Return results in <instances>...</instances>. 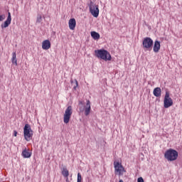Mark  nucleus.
<instances>
[{
	"label": "nucleus",
	"mask_w": 182,
	"mask_h": 182,
	"mask_svg": "<svg viewBox=\"0 0 182 182\" xmlns=\"http://www.w3.org/2000/svg\"><path fill=\"white\" fill-rule=\"evenodd\" d=\"M95 53L97 58L102 59V60H105V62H107V60H112V55H110V53L105 49L95 50Z\"/></svg>",
	"instance_id": "1"
},
{
	"label": "nucleus",
	"mask_w": 182,
	"mask_h": 182,
	"mask_svg": "<svg viewBox=\"0 0 182 182\" xmlns=\"http://www.w3.org/2000/svg\"><path fill=\"white\" fill-rule=\"evenodd\" d=\"M164 159L168 161H176L178 159V152L176 149H169L165 151Z\"/></svg>",
	"instance_id": "2"
},
{
	"label": "nucleus",
	"mask_w": 182,
	"mask_h": 182,
	"mask_svg": "<svg viewBox=\"0 0 182 182\" xmlns=\"http://www.w3.org/2000/svg\"><path fill=\"white\" fill-rule=\"evenodd\" d=\"M24 139L26 141H30L33 136V131L29 124H26L23 128Z\"/></svg>",
	"instance_id": "3"
},
{
	"label": "nucleus",
	"mask_w": 182,
	"mask_h": 182,
	"mask_svg": "<svg viewBox=\"0 0 182 182\" xmlns=\"http://www.w3.org/2000/svg\"><path fill=\"white\" fill-rule=\"evenodd\" d=\"M79 106H80V111L85 112V116H89V114H90L91 107H90V101L89 100H87V102L85 107H81V106H83V102L79 101Z\"/></svg>",
	"instance_id": "4"
},
{
	"label": "nucleus",
	"mask_w": 182,
	"mask_h": 182,
	"mask_svg": "<svg viewBox=\"0 0 182 182\" xmlns=\"http://www.w3.org/2000/svg\"><path fill=\"white\" fill-rule=\"evenodd\" d=\"M173 98H171V95L170 92H166L164 98V107L165 109H168L173 106Z\"/></svg>",
	"instance_id": "5"
},
{
	"label": "nucleus",
	"mask_w": 182,
	"mask_h": 182,
	"mask_svg": "<svg viewBox=\"0 0 182 182\" xmlns=\"http://www.w3.org/2000/svg\"><path fill=\"white\" fill-rule=\"evenodd\" d=\"M153 45H154V42L153 41V39L150 37H146L144 38L142 41V46L144 49H147L148 50H150L153 48Z\"/></svg>",
	"instance_id": "6"
},
{
	"label": "nucleus",
	"mask_w": 182,
	"mask_h": 182,
	"mask_svg": "<svg viewBox=\"0 0 182 182\" xmlns=\"http://www.w3.org/2000/svg\"><path fill=\"white\" fill-rule=\"evenodd\" d=\"M89 9L90 14L94 18H97V16H99V6L94 4L93 1H90Z\"/></svg>",
	"instance_id": "7"
},
{
	"label": "nucleus",
	"mask_w": 182,
	"mask_h": 182,
	"mask_svg": "<svg viewBox=\"0 0 182 182\" xmlns=\"http://www.w3.org/2000/svg\"><path fill=\"white\" fill-rule=\"evenodd\" d=\"M72 107L71 106H68L67 107V109L65 111V114H64V119H63V122L64 123H65V124H68V123H69V122L70 121V117L72 116Z\"/></svg>",
	"instance_id": "8"
},
{
	"label": "nucleus",
	"mask_w": 182,
	"mask_h": 182,
	"mask_svg": "<svg viewBox=\"0 0 182 182\" xmlns=\"http://www.w3.org/2000/svg\"><path fill=\"white\" fill-rule=\"evenodd\" d=\"M114 169L117 173H118L119 176H123V173H124V168L119 162H114Z\"/></svg>",
	"instance_id": "9"
},
{
	"label": "nucleus",
	"mask_w": 182,
	"mask_h": 182,
	"mask_svg": "<svg viewBox=\"0 0 182 182\" xmlns=\"http://www.w3.org/2000/svg\"><path fill=\"white\" fill-rule=\"evenodd\" d=\"M12 21V17L11 16V12L8 13V17L6 20L1 24V29L5 28H8L11 25V22Z\"/></svg>",
	"instance_id": "10"
},
{
	"label": "nucleus",
	"mask_w": 182,
	"mask_h": 182,
	"mask_svg": "<svg viewBox=\"0 0 182 182\" xmlns=\"http://www.w3.org/2000/svg\"><path fill=\"white\" fill-rule=\"evenodd\" d=\"M50 41L49 40H45L42 43V48L44 50H48V49H50Z\"/></svg>",
	"instance_id": "11"
},
{
	"label": "nucleus",
	"mask_w": 182,
	"mask_h": 182,
	"mask_svg": "<svg viewBox=\"0 0 182 182\" xmlns=\"http://www.w3.org/2000/svg\"><path fill=\"white\" fill-rule=\"evenodd\" d=\"M68 25L71 31H75V28H76V19L70 18L68 21Z\"/></svg>",
	"instance_id": "12"
},
{
	"label": "nucleus",
	"mask_w": 182,
	"mask_h": 182,
	"mask_svg": "<svg viewBox=\"0 0 182 182\" xmlns=\"http://www.w3.org/2000/svg\"><path fill=\"white\" fill-rule=\"evenodd\" d=\"M160 48H161L160 41H155L154 44V52H155V53H159V51L160 50Z\"/></svg>",
	"instance_id": "13"
},
{
	"label": "nucleus",
	"mask_w": 182,
	"mask_h": 182,
	"mask_svg": "<svg viewBox=\"0 0 182 182\" xmlns=\"http://www.w3.org/2000/svg\"><path fill=\"white\" fill-rule=\"evenodd\" d=\"M91 36L95 41H99L100 39V34L96 31H91Z\"/></svg>",
	"instance_id": "14"
},
{
	"label": "nucleus",
	"mask_w": 182,
	"mask_h": 182,
	"mask_svg": "<svg viewBox=\"0 0 182 182\" xmlns=\"http://www.w3.org/2000/svg\"><path fill=\"white\" fill-rule=\"evenodd\" d=\"M61 174H62V176H63V177H65L68 180V178L69 177V171L68 170V168L66 167L63 168Z\"/></svg>",
	"instance_id": "15"
},
{
	"label": "nucleus",
	"mask_w": 182,
	"mask_h": 182,
	"mask_svg": "<svg viewBox=\"0 0 182 182\" xmlns=\"http://www.w3.org/2000/svg\"><path fill=\"white\" fill-rule=\"evenodd\" d=\"M22 156L23 157V159H29V157H31V156H32V153L26 150V149H25L23 151H22Z\"/></svg>",
	"instance_id": "16"
},
{
	"label": "nucleus",
	"mask_w": 182,
	"mask_h": 182,
	"mask_svg": "<svg viewBox=\"0 0 182 182\" xmlns=\"http://www.w3.org/2000/svg\"><path fill=\"white\" fill-rule=\"evenodd\" d=\"M11 63L13 65H15V66H18V60H16V52H14L12 53Z\"/></svg>",
	"instance_id": "17"
},
{
	"label": "nucleus",
	"mask_w": 182,
	"mask_h": 182,
	"mask_svg": "<svg viewBox=\"0 0 182 182\" xmlns=\"http://www.w3.org/2000/svg\"><path fill=\"white\" fill-rule=\"evenodd\" d=\"M71 86L73 87V90H77V86H79V83L77 80H71Z\"/></svg>",
	"instance_id": "18"
},
{
	"label": "nucleus",
	"mask_w": 182,
	"mask_h": 182,
	"mask_svg": "<svg viewBox=\"0 0 182 182\" xmlns=\"http://www.w3.org/2000/svg\"><path fill=\"white\" fill-rule=\"evenodd\" d=\"M144 90L145 92H153V86L151 85H148Z\"/></svg>",
	"instance_id": "19"
},
{
	"label": "nucleus",
	"mask_w": 182,
	"mask_h": 182,
	"mask_svg": "<svg viewBox=\"0 0 182 182\" xmlns=\"http://www.w3.org/2000/svg\"><path fill=\"white\" fill-rule=\"evenodd\" d=\"M42 22V16L41 14L37 15L36 23H41Z\"/></svg>",
	"instance_id": "20"
},
{
	"label": "nucleus",
	"mask_w": 182,
	"mask_h": 182,
	"mask_svg": "<svg viewBox=\"0 0 182 182\" xmlns=\"http://www.w3.org/2000/svg\"><path fill=\"white\" fill-rule=\"evenodd\" d=\"M77 182H82V175L80 174V173H77Z\"/></svg>",
	"instance_id": "21"
},
{
	"label": "nucleus",
	"mask_w": 182,
	"mask_h": 182,
	"mask_svg": "<svg viewBox=\"0 0 182 182\" xmlns=\"http://www.w3.org/2000/svg\"><path fill=\"white\" fill-rule=\"evenodd\" d=\"M154 95L156 97H160V96H161V92H154Z\"/></svg>",
	"instance_id": "22"
},
{
	"label": "nucleus",
	"mask_w": 182,
	"mask_h": 182,
	"mask_svg": "<svg viewBox=\"0 0 182 182\" xmlns=\"http://www.w3.org/2000/svg\"><path fill=\"white\" fill-rule=\"evenodd\" d=\"M153 92H161V88L160 87H156V88H153L152 90Z\"/></svg>",
	"instance_id": "23"
},
{
	"label": "nucleus",
	"mask_w": 182,
	"mask_h": 182,
	"mask_svg": "<svg viewBox=\"0 0 182 182\" xmlns=\"http://www.w3.org/2000/svg\"><path fill=\"white\" fill-rule=\"evenodd\" d=\"M5 14L0 15V22L5 19Z\"/></svg>",
	"instance_id": "24"
},
{
	"label": "nucleus",
	"mask_w": 182,
	"mask_h": 182,
	"mask_svg": "<svg viewBox=\"0 0 182 182\" xmlns=\"http://www.w3.org/2000/svg\"><path fill=\"white\" fill-rule=\"evenodd\" d=\"M137 182H144V179H143L141 177L138 178Z\"/></svg>",
	"instance_id": "25"
},
{
	"label": "nucleus",
	"mask_w": 182,
	"mask_h": 182,
	"mask_svg": "<svg viewBox=\"0 0 182 182\" xmlns=\"http://www.w3.org/2000/svg\"><path fill=\"white\" fill-rule=\"evenodd\" d=\"M17 135H18V132L14 131V136L15 137H16Z\"/></svg>",
	"instance_id": "26"
},
{
	"label": "nucleus",
	"mask_w": 182,
	"mask_h": 182,
	"mask_svg": "<svg viewBox=\"0 0 182 182\" xmlns=\"http://www.w3.org/2000/svg\"><path fill=\"white\" fill-rule=\"evenodd\" d=\"M119 182H124L123 180L120 179Z\"/></svg>",
	"instance_id": "27"
}]
</instances>
